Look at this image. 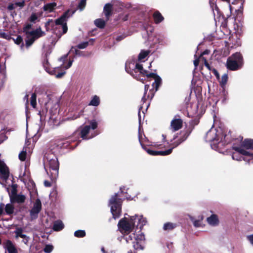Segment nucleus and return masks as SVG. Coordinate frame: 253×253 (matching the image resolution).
Here are the masks:
<instances>
[{
	"instance_id": "nucleus-1",
	"label": "nucleus",
	"mask_w": 253,
	"mask_h": 253,
	"mask_svg": "<svg viewBox=\"0 0 253 253\" xmlns=\"http://www.w3.org/2000/svg\"><path fill=\"white\" fill-rule=\"evenodd\" d=\"M142 215L135 214L128 217H124L118 224L119 230L122 234H128L135 227L132 243L134 249L136 251L142 250Z\"/></svg>"
},
{
	"instance_id": "nucleus-2",
	"label": "nucleus",
	"mask_w": 253,
	"mask_h": 253,
	"mask_svg": "<svg viewBox=\"0 0 253 253\" xmlns=\"http://www.w3.org/2000/svg\"><path fill=\"white\" fill-rule=\"evenodd\" d=\"M126 71L133 78L141 81L142 76V50H141L137 58H131L128 59L126 63Z\"/></svg>"
},
{
	"instance_id": "nucleus-3",
	"label": "nucleus",
	"mask_w": 253,
	"mask_h": 253,
	"mask_svg": "<svg viewBox=\"0 0 253 253\" xmlns=\"http://www.w3.org/2000/svg\"><path fill=\"white\" fill-rule=\"evenodd\" d=\"M68 54L65 55L61 57L59 60L62 62V64L60 67L56 68H50L47 60L44 61L43 63V67L45 70L50 75H55L57 78L62 77L65 74L64 70L69 69L72 65L73 60H70L66 64L65 61L67 60Z\"/></svg>"
},
{
	"instance_id": "nucleus-4",
	"label": "nucleus",
	"mask_w": 253,
	"mask_h": 253,
	"mask_svg": "<svg viewBox=\"0 0 253 253\" xmlns=\"http://www.w3.org/2000/svg\"><path fill=\"white\" fill-rule=\"evenodd\" d=\"M54 152H53L51 154L46 153L44 156V158L46 160L44 167L45 170L53 180L57 177L59 169V162L57 158L53 154Z\"/></svg>"
},
{
	"instance_id": "nucleus-5",
	"label": "nucleus",
	"mask_w": 253,
	"mask_h": 253,
	"mask_svg": "<svg viewBox=\"0 0 253 253\" xmlns=\"http://www.w3.org/2000/svg\"><path fill=\"white\" fill-rule=\"evenodd\" d=\"M24 32L26 35V47L29 48L35 42V41L44 35L41 28L37 29L36 30L32 29V25L27 24L23 29Z\"/></svg>"
},
{
	"instance_id": "nucleus-6",
	"label": "nucleus",
	"mask_w": 253,
	"mask_h": 253,
	"mask_svg": "<svg viewBox=\"0 0 253 253\" xmlns=\"http://www.w3.org/2000/svg\"><path fill=\"white\" fill-rule=\"evenodd\" d=\"M121 199L118 198V194H115L109 200V205L113 217L116 219L119 217L121 212Z\"/></svg>"
},
{
	"instance_id": "nucleus-7",
	"label": "nucleus",
	"mask_w": 253,
	"mask_h": 253,
	"mask_svg": "<svg viewBox=\"0 0 253 253\" xmlns=\"http://www.w3.org/2000/svg\"><path fill=\"white\" fill-rule=\"evenodd\" d=\"M143 77L146 76L148 79L152 78L154 82L152 83V88L149 89L148 93V98L151 99L154 96V90L156 91L161 83V79L157 75L154 73L148 74L146 71L143 70Z\"/></svg>"
},
{
	"instance_id": "nucleus-8",
	"label": "nucleus",
	"mask_w": 253,
	"mask_h": 253,
	"mask_svg": "<svg viewBox=\"0 0 253 253\" xmlns=\"http://www.w3.org/2000/svg\"><path fill=\"white\" fill-rule=\"evenodd\" d=\"M242 61L241 54L240 53H236L228 59L227 67L231 70H236L242 65Z\"/></svg>"
},
{
	"instance_id": "nucleus-9",
	"label": "nucleus",
	"mask_w": 253,
	"mask_h": 253,
	"mask_svg": "<svg viewBox=\"0 0 253 253\" xmlns=\"http://www.w3.org/2000/svg\"><path fill=\"white\" fill-rule=\"evenodd\" d=\"M97 126V123L95 120H92L90 123L89 126H84L81 131V137L83 139H88L91 138L97 135L96 133H94L93 134H89V131L90 129L94 130Z\"/></svg>"
},
{
	"instance_id": "nucleus-10",
	"label": "nucleus",
	"mask_w": 253,
	"mask_h": 253,
	"mask_svg": "<svg viewBox=\"0 0 253 253\" xmlns=\"http://www.w3.org/2000/svg\"><path fill=\"white\" fill-rule=\"evenodd\" d=\"M68 13L66 12L55 21V24L57 26V28L59 30L60 34H64L67 32L68 28L66 21L68 18Z\"/></svg>"
},
{
	"instance_id": "nucleus-11",
	"label": "nucleus",
	"mask_w": 253,
	"mask_h": 253,
	"mask_svg": "<svg viewBox=\"0 0 253 253\" xmlns=\"http://www.w3.org/2000/svg\"><path fill=\"white\" fill-rule=\"evenodd\" d=\"M233 149L235 152L232 154V158L233 160L241 161L243 159L242 155L248 156L253 159V153L245 150L241 147H235Z\"/></svg>"
},
{
	"instance_id": "nucleus-12",
	"label": "nucleus",
	"mask_w": 253,
	"mask_h": 253,
	"mask_svg": "<svg viewBox=\"0 0 253 253\" xmlns=\"http://www.w3.org/2000/svg\"><path fill=\"white\" fill-rule=\"evenodd\" d=\"M10 202L11 203H23L24 202L26 197L24 195L17 194L16 188L12 187L11 192H9Z\"/></svg>"
},
{
	"instance_id": "nucleus-13",
	"label": "nucleus",
	"mask_w": 253,
	"mask_h": 253,
	"mask_svg": "<svg viewBox=\"0 0 253 253\" xmlns=\"http://www.w3.org/2000/svg\"><path fill=\"white\" fill-rule=\"evenodd\" d=\"M42 209V203L40 199H37L34 203L33 207L30 211V217L31 219L37 218L39 213Z\"/></svg>"
},
{
	"instance_id": "nucleus-14",
	"label": "nucleus",
	"mask_w": 253,
	"mask_h": 253,
	"mask_svg": "<svg viewBox=\"0 0 253 253\" xmlns=\"http://www.w3.org/2000/svg\"><path fill=\"white\" fill-rule=\"evenodd\" d=\"M9 176V170L8 167L2 161L0 160V177L5 182Z\"/></svg>"
},
{
	"instance_id": "nucleus-15",
	"label": "nucleus",
	"mask_w": 253,
	"mask_h": 253,
	"mask_svg": "<svg viewBox=\"0 0 253 253\" xmlns=\"http://www.w3.org/2000/svg\"><path fill=\"white\" fill-rule=\"evenodd\" d=\"M173 148H171L170 149H169L168 150L166 151H153L149 149H147L146 148H144L143 147V149L145 150L147 153L151 155H162V156H166L169 155L172 152Z\"/></svg>"
},
{
	"instance_id": "nucleus-16",
	"label": "nucleus",
	"mask_w": 253,
	"mask_h": 253,
	"mask_svg": "<svg viewBox=\"0 0 253 253\" xmlns=\"http://www.w3.org/2000/svg\"><path fill=\"white\" fill-rule=\"evenodd\" d=\"M209 51L206 50L201 55V57H200V60H202L204 62V64L205 66L210 71H211L212 73L214 74V75L215 76L216 78L219 80L220 79V76L219 74L218 73V72L214 68H211L208 63L206 59H205L204 57H203V56L205 54H208Z\"/></svg>"
},
{
	"instance_id": "nucleus-17",
	"label": "nucleus",
	"mask_w": 253,
	"mask_h": 253,
	"mask_svg": "<svg viewBox=\"0 0 253 253\" xmlns=\"http://www.w3.org/2000/svg\"><path fill=\"white\" fill-rule=\"evenodd\" d=\"M26 144L27 146L23 148V150L19 154V158L22 161L25 160L27 154H31L32 153V146L31 147H29V145L27 144V142Z\"/></svg>"
},
{
	"instance_id": "nucleus-18",
	"label": "nucleus",
	"mask_w": 253,
	"mask_h": 253,
	"mask_svg": "<svg viewBox=\"0 0 253 253\" xmlns=\"http://www.w3.org/2000/svg\"><path fill=\"white\" fill-rule=\"evenodd\" d=\"M182 126V121L180 119H174L171 122L170 128L172 131L178 130L181 128Z\"/></svg>"
},
{
	"instance_id": "nucleus-19",
	"label": "nucleus",
	"mask_w": 253,
	"mask_h": 253,
	"mask_svg": "<svg viewBox=\"0 0 253 253\" xmlns=\"http://www.w3.org/2000/svg\"><path fill=\"white\" fill-rule=\"evenodd\" d=\"M206 139L207 141L211 142L214 140H218L217 135L215 129H210L206 134Z\"/></svg>"
},
{
	"instance_id": "nucleus-20",
	"label": "nucleus",
	"mask_w": 253,
	"mask_h": 253,
	"mask_svg": "<svg viewBox=\"0 0 253 253\" xmlns=\"http://www.w3.org/2000/svg\"><path fill=\"white\" fill-rule=\"evenodd\" d=\"M4 248L8 253H18L14 245L10 240H7L4 243Z\"/></svg>"
},
{
	"instance_id": "nucleus-21",
	"label": "nucleus",
	"mask_w": 253,
	"mask_h": 253,
	"mask_svg": "<svg viewBox=\"0 0 253 253\" xmlns=\"http://www.w3.org/2000/svg\"><path fill=\"white\" fill-rule=\"evenodd\" d=\"M42 14V12L41 11L33 12L29 17V20L31 22L36 23L40 20Z\"/></svg>"
},
{
	"instance_id": "nucleus-22",
	"label": "nucleus",
	"mask_w": 253,
	"mask_h": 253,
	"mask_svg": "<svg viewBox=\"0 0 253 253\" xmlns=\"http://www.w3.org/2000/svg\"><path fill=\"white\" fill-rule=\"evenodd\" d=\"M207 220L208 223L211 226H216L219 223L218 217L215 214H212L207 218Z\"/></svg>"
},
{
	"instance_id": "nucleus-23",
	"label": "nucleus",
	"mask_w": 253,
	"mask_h": 253,
	"mask_svg": "<svg viewBox=\"0 0 253 253\" xmlns=\"http://www.w3.org/2000/svg\"><path fill=\"white\" fill-rule=\"evenodd\" d=\"M153 17L154 22L156 24L160 23V22H162L164 19V17L158 11H156L154 12L153 14Z\"/></svg>"
},
{
	"instance_id": "nucleus-24",
	"label": "nucleus",
	"mask_w": 253,
	"mask_h": 253,
	"mask_svg": "<svg viewBox=\"0 0 253 253\" xmlns=\"http://www.w3.org/2000/svg\"><path fill=\"white\" fill-rule=\"evenodd\" d=\"M48 99V96L46 94H43L42 96V97H40L39 98V102L41 104H44L46 109H47L49 108L50 104L51 102L50 101H48L47 102H44L43 100H47Z\"/></svg>"
},
{
	"instance_id": "nucleus-25",
	"label": "nucleus",
	"mask_w": 253,
	"mask_h": 253,
	"mask_svg": "<svg viewBox=\"0 0 253 253\" xmlns=\"http://www.w3.org/2000/svg\"><path fill=\"white\" fill-rule=\"evenodd\" d=\"M142 107L140 106L139 108V110L138 112V121H139V129H138V138H139V141L140 144V145L142 146V142L141 141V112L140 110L142 109Z\"/></svg>"
},
{
	"instance_id": "nucleus-26",
	"label": "nucleus",
	"mask_w": 253,
	"mask_h": 253,
	"mask_svg": "<svg viewBox=\"0 0 253 253\" xmlns=\"http://www.w3.org/2000/svg\"><path fill=\"white\" fill-rule=\"evenodd\" d=\"M56 5L55 2L48 3L44 5L43 9L45 11L51 12L55 9Z\"/></svg>"
},
{
	"instance_id": "nucleus-27",
	"label": "nucleus",
	"mask_w": 253,
	"mask_h": 253,
	"mask_svg": "<svg viewBox=\"0 0 253 253\" xmlns=\"http://www.w3.org/2000/svg\"><path fill=\"white\" fill-rule=\"evenodd\" d=\"M243 146L247 151L249 149H253V140L245 139L243 143Z\"/></svg>"
},
{
	"instance_id": "nucleus-28",
	"label": "nucleus",
	"mask_w": 253,
	"mask_h": 253,
	"mask_svg": "<svg viewBox=\"0 0 253 253\" xmlns=\"http://www.w3.org/2000/svg\"><path fill=\"white\" fill-rule=\"evenodd\" d=\"M64 227V224L61 221L57 220L54 223L53 229L54 231H59L63 229Z\"/></svg>"
},
{
	"instance_id": "nucleus-29",
	"label": "nucleus",
	"mask_w": 253,
	"mask_h": 253,
	"mask_svg": "<svg viewBox=\"0 0 253 253\" xmlns=\"http://www.w3.org/2000/svg\"><path fill=\"white\" fill-rule=\"evenodd\" d=\"M4 209L6 213L8 215L12 214L14 211V206L11 203L7 204L4 206Z\"/></svg>"
},
{
	"instance_id": "nucleus-30",
	"label": "nucleus",
	"mask_w": 253,
	"mask_h": 253,
	"mask_svg": "<svg viewBox=\"0 0 253 253\" xmlns=\"http://www.w3.org/2000/svg\"><path fill=\"white\" fill-rule=\"evenodd\" d=\"M112 5L110 3L106 4L104 7V13L107 18L111 14Z\"/></svg>"
},
{
	"instance_id": "nucleus-31",
	"label": "nucleus",
	"mask_w": 253,
	"mask_h": 253,
	"mask_svg": "<svg viewBox=\"0 0 253 253\" xmlns=\"http://www.w3.org/2000/svg\"><path fill=\"white\" fill-rule=\"evenodd\" d=\"M100 103V99L97 95H94L90 101L89 105L93 106H97Z\"/></svg>"
},
{
	"instance_id": "nucleus-32",
	"label": "nucleus",
	"mask_w": 253,
	"mask_h": 253,
	"mask_svg": "<svg viewBox=\"0 0 253 253\" xmlns=\"http://www.w3.org/2000/svg\"><path fill=\"white\" fill-rule=\"evenodd\" d=\"M14 233L15 234L16 238H18L19 237L23 238L24 237H25V236H26V235L23 234V229L21 228H16Z\"/></svg>"
},
{
	"instance_id": "nucleus-33",
	"label": "nucleus",
	"mask_w": 253,
	"mask_h": 253,
	"mask_svg": "<svg viewBox=\"0 0 253 253\" xmlns=\"http://www.w3.org/2000/svg\"><path fill=\"white\" fill-rule=\"evenodd\" d=\"M94 24L99 28H103L105 25V22L102 19H97L94 21Z\"/></svg>"
},
{
	"instance_id": "nucleus-34",
	"label": "nucleus",
	"mask_w": 253,
	"mask_h": 253,
	"mask_svg": "<svg viewBox=\"0 0 253 253\" xmlns=\"http://www.w3.org/2000/svg\"><path fill=\"white\" fill-rule=\"evenodd\" d=\"M175 225L170 222L165 223L164 225L163 229L165 230H170L175 227Z\"/></svg>"
},
{
	"instance_id": "nucleus-35",
	"label": "nucleus",
	"mask_w": 253,
	"mask_h": 253,
	"mask_svg": "<svg viewBox=\"0 0 253 253\" xmlns=\"http://www.w3.org/2000/svg\"><path fill=\"white\" fill-rule=\"evenodd\" d=\"M31 105L34 108H35L37 105V96L35 93H33L31 97Z\"/></svg>"
},
{
	"instance_id": "nucleus-36",
	"label": "nucleus",
	"mask_w": 253,
	"mask_h": 253,
	"mask_svg": "<svg viewBox=\"0 0 253 253\" xmlns=\"http://www.w3.org/2000/svg\"><path fill=\"white\" fill-rule=\"evenodd\" d=\"M74 235L78 238L84 237L85 235V232L84 230H79L75 232Z\"/></svg>"
},
{
	"instance_id": "nucleus-37",
	"label": "nucleus",
	"mask_w": 253,
	"mask_h": 253,
	"mask_svg": "<svg viewBox=\"0 0 253 253\" xmlns=\"http://www.w3.org/2000/svg\"><path fill=\"white\" fill-rule=\"evenodd\" d=\"M228 80V75L226 74H224L221 78V81H220V85L223 87L226 84Z\"/></svg>"
},
{
	"instance_id": "nucleus-38",
	"label": "nucleus",
	"mask_w": 253,
	"mask_h": 253,
	"mask_svg": "<svg viewBox=\"0 0 253 253\" xmlns=\"http://www.w3.org/2000/svg\"><path fill=\"white\" fill-rule=\"evenodd\" d=\"M7 138L6 136L5 131L1 130L0 131V143L3 142L4 140H5Z\"/></svg>"
},
{
	"instance_id": "nucleus-39",
	"label": "nucleus",
	"mask_w": 253,
	"mask_h": 253,
	"mask_svg": "<svg viewBox=\"0 0 253 253\" xmlns=\"http://www.w3.org/2000/svg\"><path fill=\"white\" fill-rule=\"evenodd\" d=\"M53 249V247L51 245H46L44 248V252L45 253H50Z\"/></svg>"
},
{
	"instance_id": "nucleus-40",
	"label": "nucleus",
	"mask_w": 253,
	"mask_h": 253,
	"mask_svg": "<svg viewBox=\"0 0 253 253\" xmlns=\"http://www.w3.org/2000/svg\"><path fill=\"white\" fill-rule=\"evenodd\" d=\"M0 38L8 39L10 38V36L8 34L0 30Z\"/></svg>"
},
{
	"instance_id": "nucleus-41",
	"label": "nucleus",
	"mask_w": 253,
	"mask_h": 253,
	"mask_svg": "<svg viewBox=\"0 0 253 253\" xmlns=\"http://www.w3.org/2000/svg\"><path fill=\"white\" fill-rule=\"evenodd\" d=\"M189 134L187 132H185L182 134V138L180 139L179 142L176 145V146H177L179 144H180L182 142L184 141L188 136Z\"/></svg>"
},
{
	"instance_id": "nucleus-42",
	"label": "nucleus",
	"mask_w": 253,
	"mask_h": 253,
	"mask_svg": "<svg viewBox=\"0 0 253 253\" xmlns=\"http://www.w3.org/2000/svg\"><path fill=\"white\" fill-rule=\"evenodd\" d=\"M85 4L86 0H81L78 5V7L81 10H82L85 7Z\"/></svg>"
},
{
	"instance_id": "nucleus-43",
	"label": "nucleus",
	"mask_w": 253,
	"mask_h": 253,
	"mask_svg": "<svg viewBox=\"0 0 253 253\" xmlns=\"http://www.w3.org/2000/svg\"><path fill=\"white\" fill-rule=\"evenodd\" d=\"M88 44V42H84L79 44L77 46L80 49H84L87 47Z\"/></svg>"
},
{
	"instance_id": "nucleus-44",
	"label": "nucleus",
	"mask_w": 253,
	"mask_h": 253,
	"mask_svg": "<svg viewBox=\"0 0 253 253\" xmlns=\"http://www.w3.org/2000/svg\"><path fill=\"white\" fill-rule=\"evenodd\" d=\"M29 240H30V237L26 235V236H25V237H24L23 238L22 242L23 243H24L25 244L27 245L28 244V243L29 242Z\"/></svg>"
},
{
	"instance_id": "nucleus-45",
	"label": "nucleus",
	"mask_w": 253,
	"mask_h": 253,
	"mask_svg": "<svg viewBox=\"0 0 253 253\" xmlns=\"http://www.w3.org/2000/svg\"><path fill=\"white\" fill-rule=\"evenodd\" d=\"M4 207V204L3 203L0 204V215L3 213V209Z\"/></svg>"
},
{
	"instance_id": "nucleus-46",
	"label": "nucleus",
	"mask_w": 253,
	"mask_h": 253,
	"mask_svg": "<svg viewBox=\"0 0 253 253\" xmlns=\"http://www.w3.org/2000/svg\"><path fill=\"white\" fill-rule=\"evenodd\" d=\"M22 42V39L20 37H17L15 41V43L17 44H20Z\"/></svg>"
},
{
	"instance_id": "nucleus-47",
	"label": "nucleus",
	"mask_w": 253,
	"mask_h": 253,
	"mask_svg": "<svg viewBox=\"0 0 253 253\" xmlns=\"http://www.w3.org/2000/svg\"><path fill=\"white\" fill-rule=\"evenodd\" d=\"M248 240L250 241L251 244L253 246V234L247 236Z\"/></svg>"
},
{
	"instance_id": "nucleus-48",
	"label": "nucleus",
	"mask_w": 253,
	"mask_h": 253,
	"mask_svg": "<svg viewBox=\"0 0 253 253\" xmlns=\"http://www.w3.org/2000/svg\"><path fill=\"white\" fill-rule=\"evenodd\" d=\"M193 224L195 227H199L201 225V222L200 221L195 220L193 221Z\"/></svg>"
},
{
	"instance_id": "nucleus-49",
	"label": "nucleus",
	"mask_w": 253,
	"mask_h": 253,
	"mask_svg": "<svg viewBox=\"0 0 253 253\" xmlns=\"http://www.w3.org/2000/svg\"><path fill=\"white\" fill-rule=\"evenodd\" d=\"M199 61H200L199 59H196L194 61V66L196 68L197 67V66L199 64Z\"/></svg>"
},
{
	"instance_id": "nucleus-50",
	"label": "nucleus",
	"mask_w": 253,
	"mask_h": 253,
	"mask_svg": "<svg viewBox=\"0 0 253 253\" xmlns=\"http://www.w3.org/2000/svg\"><path fill=\"white\" fill-rule=\"evenodd\" d=\"M28 98H29V95L28 94H26L25 95V96H24V101H26V105L27 106L28 104Z\"/></svg>"
},
{
	"instance_id": "nucleus-51",
	"label": "nucleus",
	"mask_w": 253,
	"mask_h": 253,
	"mask_svg": "<svg viewBox=\"0 0 253 253\" xmlns=\"http://www.w3.org/2000/svg\"><path fill=\"white\" fill-rule=\"evenodd\" d=\"M44 184L46 187H50L51 186L50 182L47 180L44 181Z\"/></svg>"
},
{
	"instance_id": "nucleus-52",
	"label": "nucleus",
	"mask_w": 253,
	"mask_h": 253,
	"mask_svg": "<svg viewBox=\"0 0 253 253\" xmlns=\"http://www.w3.org/2000/svg\"><path fill=\"white\" fill-rule=\"evenodd\" d=\"M150 88V86L148 84H145V93L147 94L148 93V90Z\"/></svg>"
},
{
	"instance_id": "nucleus-53",
	"label": "nucleus",
	"mask_w": 253,
	"mask_h": 253,
	"mask_svg": "<svg viewBox=\"0 0 253 253\" xmlns=\"http://www.w3.org/2000/svg\"><path fill=\"white\" fill-rule=\"evenodd\" d=\"M150 53L149 51H143V59H144Z\"/></svg>"
},
{
	"instance_id": "nucleus-54",
	"label": "nucleus",
	"mask_w": 253,
	"mask_h": 253,
	"mask_svg": "<svg viewBox=\"0 0 253 253\" xmlns=\"http://www.w3.org/2000/svg\"><path fill=\"white\" fill-rule=\"evenodd\" d=\"M147 32H148V31H150L151 33H152L153 31H154V28L151 26L150 27H148L147 28Z\"/></svg>"
},
{
	"instance_id": "nucleus-55",
	"label": "nucleus",
	"mask_w": 253,
	"mask_h": 253,
	"mask_svg": "<svg viewBox=\"0 0 253 253\" xmlns=\"http://www.w3.org/2000/svg\"><path fill=\"white\" fill-rule=\"evenodd\" d=\"M16 5L20 6V7H23L24 6V2H16L15 3Z\"/></svg>"
},
{
	"instance_id": "nucleus-56",
	"label": "nucleus",
	"mask_w": 253,
	"mask_h": 253,
	"mask_svg": "<svg viewBox=\"0 0 253 253\" xmlns=\"http://www.w3.org/2000/svg\"><path fill=\"white\" fill-rule=\"evenodd\" d=\"M0 72L1 73H2L3 75L5 74V67H3V68H1L0 64Z\"/></svg>"
},
{
	"instance_id": "nucleus-57",
	"label": "nucleus",
	"mask_w": 253,
	"mask_h": 253,
	"mask_svg": "<svg viewBox=\"0 0 253 253\" xmlns=\"http://www.w3.org/2000/svg\"><path fill=\"white\" fill-rule=\"evenodd\" d=\"M221 0L223 1H226L229 4V7L230 10V11H231L232 7H231V5L230 4V0Z\"/></svg>"
},
{
	"instance_id": "nucleus-58",
	"label": "nucleus",
	"mask_w": 253,
	"mask_h": 253,
	"mask_svg": "<svg viewBox=\"0 0 253 253\" xmlns=\"http://www.w3.org/2000/svg\"><path fill=\"white\" fill-rule=\"evenodd\" d=\"M194 107H195V110L193 112H192V113H191L192 114H196V112H197V105H194Z\"/></svg>"
},
{
	"instance_id": "nucleus-59",
	"label": "nucleus",
	"mask_w": 253,
	"mask_h": 253,
	"mask_svg": "<svg viewBox=\"0 0 253 253\" xmlns=\"http://www.w3.org/2000/svg\"><path fill=\"white\" fill-rule=\"evenodd\" d=\"M127 18H128V15H126L123 18V20L124 21H126L127 20Z\"/></svg>"
},
{
	"instance_id": "nucleus-60",
	"label": "nucleus",
	"mask_w": 253,
	"mask_h": 253,
	"mask_svg": "<svg viewBox=\"0 0 253 253\" xmlns=\"http://www.w3.org/2000/svg\"><path fill=\"white\" fill-rule=\"evenodd\" d=\"M129 238H130V236H128V238H127V237H126L125 238V240H126V243H129V240H131V239H129Z\"/></svg>"
},
{
	"instance_id": "nucleus-61",
	"label": "nucleus",
	"mask_w": 253,
	"mask_h": 253,
	"mask_svg": "<svg viewBox=\"0 0 253 253\" xmlns=\"http://www.w3.org/2000/svg\"><path fill=\"white\" fill-rule=\"evenodd\" d=\"M13 8V5H9V6H8L9 9H12Z\"/></svg>"
},
{
	"instance_id": "nucleus-62",
	"label": "nucleus",
	"mask_w": 253,
	"mask_h": 253,
	"mask_svg": "<svg viewBox=\"0 0 253 253\" xmlns=\"http://www.w3.org/2000/svg\"><path fill=\"white\" fill-rule=\"evenodd\" d=\"M0 184H1L3 187H6V185L5 184L3 183H2L0 181Z\"/></svg>"
},
{
	"instance_id": "nucleus-63",
	"label": "nucleus",
	"mask_w": 253,
	"mask_h": 253,
	"mask_svg": "<svg viewBox=\"0 0 253 253\" xmlns=\"http://www.w3.org/2000/svg\"><path fill=\"white\" fill-rule=\"evenodd\" d=\"M24 47V44H23V43H22V44H21V49L22 50H23V49Z\"/></svg>"
},
{
	"instance_id": "nucleus-64",
	"label": "nucleus",
	"mask_w": 253,
	"mask_h": 253,
	"mask_svg": "<svg viewBox=\"0 0 253 253\" xmlns=\"http://www.w3.org/2000/svg\"><path fill=\"white\" fill-rule=\"evenodd\" d=\"M78 51V50L77 49H75V52H76V54H77V52Z\"/></svg>"
}]
</instances>
